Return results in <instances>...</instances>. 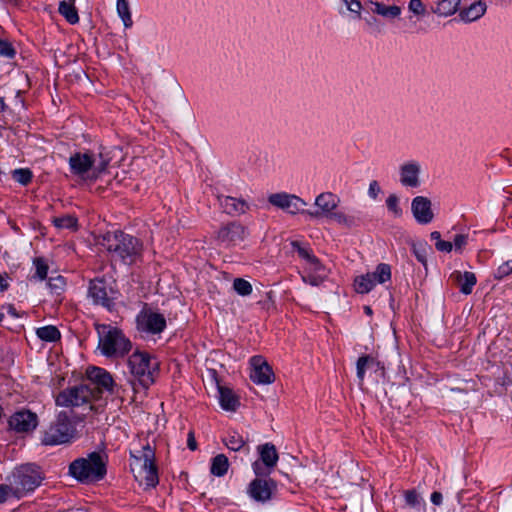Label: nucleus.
Returning <instances> with one entry per match:
<instances>
[{"mask_svg": "<svg viewBox=\"0 0 512 512\" xmlns=\"http://www.w3.org/2000/svg\"><path fill=\"white\" fill-rule=\"evenodd\" d=\"M340 198L332 192L320 193L315 199L318 210L308 211L311 217H325L346 229L359 225L360 217L353 211L338 210Z\"/></svg>", "mask_w": 512, "mask_h": 512, "instance_id": "1", "label": "nucleus"}, {"mask_svg": "<svg viewBox=\"0 0 512 512\" xmlns=\"http://www.w3.org/2000/svg\"><path fill=\"white\" fill-rule=\"evenodd\" d=\"M110 160L103 151L97 154L76 152L69 158V167L73 175L83 180L94 181L106 172Z\"/></svg>", "mask_w": 512, "mask_h": 512, "instance_id": "2", "label": "nucleus"}, {"mask_svg": "<svg viewBox=\"0 0 512 512\" xmlns=\"http://www.w3.org/2000/svg\"><path fill=\"white\" fill-rule=\"evenodd\" d=\"M130 469L135 480L145 489L154 488L159 483L155 451L148 443L137 454L131 453Z\"/></svg>", "mask_w": 512, "mask_h": 512, "instance_id": "3", "label": "nucleus"}, {"mask_svg": "<svg viewBox=\"0 0 512 512\" xmlns=\"http://www.w3.org/2000/svg\"><path fill=\"white\" fill-rule=\"evenodd\" d=\"M102 245L125 264L135 263L141 256L142 244L140 241L122 231L107 233Z\"/></svg>", "mask_w": 512, "mask_h": 512, "instance_id": "4", "label": "nucleus"}, {"mask_svg": "<svg viewBox=\"0 0 512 512\" xmlns=\"http://www.w3.org/2000/svg\"><path fill=\"white\" fill-rule=\"evenodd\" d=\"M96 329L99 335L98 348L102 355L122 358L131 351L132 343L121 329L108 324H100Z\"/></svg>", "mask_w": 512, "mask_h": 512, "instance_id": "5", "label": "nucleus"}, {"mask_svg": "<svg viewBox=\"0 0 512 512\" xmlns=\"http://www.w3.org/2000/svg\"><path fill=\"white\" fill-rule=\"evenodd\" d=\"M5 481L8 482L13 497L20 499L40 485L42 476L36 466L27 464L15 468L6 476Z\"/></svg>", "mask_w": 512, "mask_h": 512, "instance_id": "6", "label": "nucleus"}, {"mask_svg": "<svg viewBox=\"0 0 512 512\" xmlns=\"http://www.w3.org/2000/svg\"><path fill=\"white\" fill-rule=\"evenodd\" d=\"M69 474L82 483L100 481L106 475V465L102 456L92 452L87 458H78L69 465Z\"/></svg>", "mask_w": 512, "mask_h": 512, "instance_id": "7", "label": "nucleus"}, {"mask_svg": "<svg viewBox=\"0 0 512 512\" xmlns=\"http://www.w3.org/2000/svg\"><path fill=\"white\" fill-rule=\"evenodd\" d=\"M128 368L131 376L134 378L130 380L134 391H137V383L144 389H147L154 383L156 364L151 363L148 354L138 351L134 352L128 358Z\"/></svg>", "mask_w": 512, "mask_h": 512, "instance_id": "8", "label": "nucleus"}, {"mask_svg": "<svg viewBox=\"0 0 512 512\" xmlns=\"http://www.w3.org/2000/svg\"><path fill=\"white\" fill-rule=\"evenodd\" d=\"M76 435V428L70 420V415L61 411L55 422H53L43 433L41 439L44 445H60L70 442Z\"/></svg>", "mask_w": 512, "mask_h": 512, "instance_id": "9", "label": "nucleus"}, {"mask_svg": "<svg viewBox=\"0 0 512 512\" xmlns=\"http://www.w3.org/2000/svg\"><path fill=\"white\" fill-rule=\"evenodd\" d=\"M94 397V388L81 384L64 389L57 395L55 401L57 406L74 408L89 405Z\"/></svg>", "mask_w": 512, "mask_h": 512, "instance_id": "10", "label": "nucleus"}, {"mask_svg": "<svg viewBox=\"0 0 512 512\" xmlns=\"http://www.w3.org/2000/svg\"><path fill=\"white\" fill-rule=\"evenodd\" d=\"M391 279V267L388 264L380 263L372 273L360 275L354 280L356 292L361 294L369 293L376 284H384Z\"/></svg>", "mask_w": 512, "mask_h": 512, "instance_id": "11", "label": "nucleus"}, {"mask_svg": "<svg viewBox=\"0 0 512 512\" xmlns=\"http://www.w3.org/2000/svg\"><path fill=\"white\" fill-rule=\"evenodd\" d=\"M259 460L252 464V469L257 476H268L276 466L279 456L276 447L272 443L258 446Z\"/></svg>", "mask_w": 512, "mask_h": 512, "instance_id": "12", "label": "nucleus"}, {"mask_svg": "<svg viewBox=\"0 0 512 512\" xmlns=\"http://www.w3.org/2000/svg\"><path fill=\"white\" fill-rule=\"evenodd\" d=\"M271 205L290 214L304 213L307 203L300 197L286 192L274 193L268 197Z\"/></svg>", "mask_w": 512, "mask_h": 512, "instance_id": "13", "label": "nucleus"}, {"mask_svg": "<svg viewBox=\"0 0 512 512\" xmlns=\"http://www.w3.org/2000/svg\"><path fill=\"white\" fill-rule=\"evenodd\" d=\"M136 321L138 330L148 334H158L166 327L165 317L162 314L151 310L141 311L138 314Z\"/></svg>", "mask_w": 512, "mask_h": 512, "instance_id": "14", "label": "nucleus"}, {"mask_svg": "<svg viewBox=\"0 0 512 512\" xmlns=\"http://www.w3.org/2000/svg\"><path fill=\"white\" fill-rule=\"evenodd\" d=\"M38 425V416L36 413L21 409L11 415L9 427L16 433H29L36 429Z\"/></svg>", "mask_w": 512, "mask_h": 512, "instance_id": "15", "label": "nucleus"}, {"mask_svg": "<svg viewBox=\"0 0 512 512\" xmlns=\"http://www.w3.org/2000/svg\"><path fill=\"white\" fill-rule=\"evenodd\" d=\"M421 164L416 160H409L399 166V182L407 188L420 186Z\"/></svg>", "mask_w": 512, "mask_h": 512, "instance_id": "16", "label": "nucleus"}, {"mask_svg": "<svg viewBox=\"0 0 512 512\" xmlns=\"http://www.w3.org/2000/svg\"><path fill=\"white\" fill-rule=\"evenodd\" d=\"M250 379L256 384H270L274 381V373L262 356H253L250 359Z\"/></svg>", "mask_w": 512, "mask_h": 512, "instance_id": "17", "label": "nucleus"}, {"mask_svg": "<svg viewBox=\"0 0 512 512\" xmlns=\"http://www.w3.org/2000/svg\"><path fill=\"white\" fill-rule=\"evenodd\" d=\"M276 487V482L272 479L256 478L250 482L248 494L253 500L263 503L271 499Z\"/></svg>", "mask_w": 512, "mask_h": 512, "instance_id": "18", "label": "nucleus"}, {"mask_svg": "<svg viewBox=\"0 0 512 512\" xmlns=\"http://www.w3.org/2000/svg\"><path fill=\"white\" fill-rule=\"evenodd\" d=\"M246 237V228L237 222L221 227L217 233L218 240L226 247L236 245Z\"/></svg>", "mask_w": 512, "mask_h": 512, "instance_id": "19", "label": "nucleus"}, {"mask_svg": "<svg viewBox=\"0 0 512 512\" xmlns=\"http://www.w3.org/2000/svg\"><path fill=\"white\" fill-rule=\"evenodd\" d=\"M328 276V270L315 256L306 263L302 274V280L312 286H319Z\"/></svg>", "mask_w": 512, "mask_h": 512, "instance_id": "20", "label": "nucleus"}, {"mask_svg": "<svg viewBox=\"0 0 512 512\" xmlns=\"http://www.w3.org/2000/svg\"><path fill=\"white\" fill-rule=\"evenodd\" d=\"M431 206V201L427 197L417 196L412 199L411 211L417 223L426 225L433 221L434 213Z\"/></svg>", "mask_w": 512, "mask_h": 512, "instance_id": "21", "label": "nucleus"}, {"mask_svg": "<svg viewBox=\"0 0 512 512\" xmlns=\"http://www.w3.org/2000/svg\"><path fill=\"white\" fill-rule=\"evenodd\" d=\"M88 296L94 304L101 305L107 309H111L113 302L108 297L107 286L104 280H91L88 287Z\"/></svg>", "mask_w": 512, "mask_h": 512, "instance_id": "22", "label": "nucleus"}, {"mask_svg": "<svg viewBox=\"0 0 512 512\" xmlns=\"http://www.w3.org/2000/svg\"><path fill=\"white\" fill-rule=\"evenodd\" d=\"M217 200L223 212L230 216L242 215L249 209L248 203L241 198L219 195Z\"/></svg>", "mask_w": 512, "mask_h": 512, "instance_id": "23", "label": "nucleus"}, {"mask_svg": "<svg viewBox=\"0 0 512 512\" xmlns=\"http://www.w3.org/2000/svg\"><path fill=\"white\" fill-rule=\"evenodd\" d=\"M364 5L368 11L389 21L398 18L402 13V9L398 5H387L378 1H366Z\"/></svg>", "mask_w": 512, "mask_h": 512, "instance_id": "24", "label": "nucleus"}, {"mask_svg": "<svg viewBox=\"0 0 512 512\" xmlns=\"http://www.w3.org/2000/svg\"><path fill=\"white\" fill-rule=\"evenodd\" d=\"M450 278L459 286L460 292L469 295L472 293L473 287L475 286L477 279L473 272H452Z\"/></svg>", "mask_w": 512, "mask_h": 512, "instance_id": "25", "label": "nucleus"}, {"mask_svg": "<svg viewBox=\"0 0 512 512\" xmlns=\"http://www.w3.org/2000/svg\"><path fill=\"white\" fill-rule=\"evenodd\" d=\"M487 6L483 1H476L459 12L462 21L470 23L480 19L486 12Z\"/></svg>", "mask_w": 512, "mask_h": 512, "instance_id": "26", "label": "nucleus"}, {"mask_svg": "<svg viewBox=\"0 0 512 512\" xmlns=\"http://www.w3.org/2000/svg\"><path fill=\"white\" fill-rule=\"evenodd\" d=\"M89 378L98 386L104 388L107 391L112 392L114 386V380L112 375L103 368L93 367L89 371Z\"/></svg>", "mask_w": 512, "mask_h": 512, "instance_id": "27", "label": "nucleus"}, {"mask_svg": "<svg viewBox=\"0 0 512 512\" xmlns=\"http://www.w3.org/2000/svg\"><path fill=\"white\" fill-rule=\"evenodd\" d=\"M219 403L222 409L226 411H236L238 406L240 405L238 396L227 387L219 386Z\"/></svg>", "mask_w": 512, "mask_h": 512, "instance_id": "28", "label": "nucleus"}, {"mask_svg": "<svg viewBox=\"0 0 512 512\" xmlns=\"http://www.w3.org/2000/svg\"><path fill=\"white\" fill-rule=\"evenodd\" d=\"M380 368V362L376 360L373 356L363 355L360 356L356 363V374L360 383L364 381L365 372L368 369L377 370Z\"/></svg>", "mask_w": 512, "mask_h": 512, "instance_id": "29", "label": "nucleus"}, {"mask_svg": "<svg viewBox=\"0 0 512 512\" xmlns=\"http://www.w3.org/2000/svg\"><path fill=\"white\" fill-rule=\"evenodd\" d=\"M229 460L224 454H218L211 459L210 473L216 477H223L229 468Z\"/></svg>", "mask_w": 512, "mask_h": 512, "instance_id": "30", "label": "nucleus"}, {"mask_svg": "<svg viewBox=\"0 0 512 512\" xmlns=\"http://www.w3.org/2000/svg\"><path fill=\"white\" fill-rule=\"evenodd\" d=\"M58 11L66 19L68 23H78L79 16L73 1H61L59 3Z\"/></svg>", "mask_w": 512, "mask_h": 512, "instance_id": "31", "label": "nucleus"}, {"mask_svg": "<svg viewBox=\"0 0 512 512\" xmlns=\"http://www.w3.org/2000/svg\"><path fill=\"white\" fill-rule=\"evenodd\" d=\"M459 4L460 0H438L433 12L440 16H450L457 11Z\"/></svg>", "mask_w": 512, "mask_h": 512, "instance_id": "32", "label": "nucleus"}, {"mask_svg": "<svg viewBox=\"0 0 512 512\" xmlns=\"http://www.w3.org/2000/svg\"><path fill=\"white\" fill-rule=\"evenodd\" d=\"M116 10L118 16L121 18L123 25L126 29L131 28L133 25L130 5L127 0H117Z\"/></svg>", "mask_w": 512, "mask_h": 512, "instance_id": "33", "label": "nucleus"}, {"mask_svg": "<svg viewBox=\"0 0 512 512\" xmlns=\"http://www.w3.org/2000/svg\"><path fill=\"white\" fill-rule=\"evenodd\" d=\"M36 334L41 340L46 342H56L61 337L60 331L53 325L38 328Z\"/></svg>", "mask_w": 512, "mask_h": 512, "instance_id": "34", "label": "nucleus"}, {"mask_svg": "<svg viewBox=\"0 0 512 512\" xmlns=\"http://www.w3.org/2000/svg\"><path fill=\"white\" fill-rule=\"evenodd\" d=\"M53 224L59 229L76 230L78 220L74 215L65 214L62 216L54 217Z\"/></svg>", "mask_w": 512, "mask_h": 512, "instance_id": "35", "label": "nucleus"}, {"mask_svg": "<svg viewBox=\"0 0 512 512\" xmlns=\"http://www.w3.org/2000/svg\"><path fill=\"white\" fill-rule=\"evenodd\" d=\"M225 445L228 449L232 451H239L244 447L245 440L242 437V435H240L238 432L232 431L226 437Z\"/></svg>", "mask_w": 512, "mask_h": 512, "instance_id": "36", "label": "nucleus"}, {"mask_svg": "<svg viewBox=\"0 0 512 512\" xmlns=\"http://www.w3.org/2000/svg\"><path fill=\"white\" fill-rule=\"evenodd\" d=\"M47 286L52 294L60 295L66 287V279L61 275L51 276Z\"/></svg>", "mask_w": 512, "mask_h": 512, "instance_id": "37", "label": "nucleus"}, {"mask_svg": "<svg viewBox=\"0 0 512 512\" xmlns=\"http://www.w3.org/2000/svg\"><path fill=\"white\" fill-rule=\"evenodd\" d=\"M33 265L35 267V273L32 278L40 281L46 279L49 267L45 259L41 257L35 258L33 260Z\"/></svg>", "mask_w": 512, "mask_h": 512, "instance_id": "38", "label": "nucleus"}, {"mask_svg": "<svg viewBox=\"0 0 512 512\" xmlns=\"http://www.w3.org/2000/svg\"><path fill=\"white\" fill-rule=\"evenodd\" d=\"M233 289L241 296H248L252 293V285L243 278H236L233 281Z\"/></svg>", "mask_w": 512, "mask_h": 512, "instance_id": "39", "label": "nucleus"}, {"mask_svg": "<svg viewBox=\"0 0 512 512\" xmlns=\"http://www.w3.org/2000/svg\"><path fill=\"white\" fill-rule=\"evenodd\" d=\"M429 249L430 248L425 242L415 243L412 245L413 254L417 258V260L424 265L427 262V254Z\"/></svg>", "mask_w": 512, "mask_h": 512, "instance_id": "40", "label": "nucleus"}, {"mask_svg": "<svg viewBox=\"0 0 512 512\" xmlns=\"http://www.w3.org/2000/svg\"><path fill=\"white\" fill-rule=\"evenodd\" d=\"M32 176V172L27 168L15 169L12 173L13 179L22 185L30 183Z\"/></svg>", "mask_w": 512, "mask_h": 512, "instance_id": "41", "label": "nucleus"}, {"mask_svg": "<svg viewBox=\"0 0 512 512\" xmlns=\"http://www.w3.org/2000/svg\"><path fill=\"white\" fill-rule=\"evenodd\" d=\"M386 206L389 212H391L395 217H400L402 215V209L399 206V198L396 194H390L387 197Z\"/></svg>", "mask_w": 512, "mask_h": 512, "instance_id": "42", "label": "nucleus"}, {"mask_svg": "<svg viewBox=\"0 0 512 512\" xmlns=\"http://www.w3.org/2000/svg\"><path fill=\"white\" fill-rule=\"evenodd\" d=\"M512 273V260H507L502 263L496 271L494 272V278L497 280H502L505 277L509 276Z\"/></svg>", "mask_w": 512, "mask_h": 512, "instance_id": "43", "label": "nucleus"}, {"mask_svg": "<svg viewBox=\"0 0 512 512\" xmlns=\"http://www.w3.org/2000/svg\"><path fill=\"white\" fill-rule=\"evenodd\" d=\"M293 248L297 251L298 255L308 263L310 259H313L315 255L309 248L301 246L298 242H292Z\"/></svg>", "mask_w": 512, "mask_h": 512, "instance_id": "44", "label": "nucleus"}, {"mask_svg": "<svg viewBox=\"0 0 512 512\" xmlns=\"http://www.w3.org/2000/svg\"><path fill=\"white\" fill-rule=\"evenodd\" d=\"M469 236L467 234H457L453 238V247L455 251L462 252L463 248L468 244Z\"/></svg>", "mask_w": 512, "mask_h": 512, "instance_id": "45", "label": "nucleus"}, {"mask_svg": "<svg viewBox=\"0 0 512 512\" xmlns=\"http://www.w3.org/2000/svg\"><path fill=\"white\" fill-rule=\"evenodd\" d=\"M408 9L415 15L422 16L425 14V7L421 0H410Z\"/></svg>", "mask_w": 512, "mask_h": 512, "instance_id": "46", "label": "nucleus"}, {"mask_svg": "<svg viewBox=\"0 0 512 512\" xmlns=\"http://www.w3.org/2000/svg\"><path fill=\"white\" fill-rule=\"evenodd\" d=\"M14 55L15 50L12 45L9 42L0 39V56L13 58Z\"/></svg>", "mask_w": 512, "mask_h": 512, "instance_id": "47", "label": "nucleus"}, {"mask_svg": "<svg viewBox=\"0 0 512 512\" xmlns=\"http://www.w3.org/2000/svg\"><path fill=\"white\" fill-rule=\"evenodd\" d=\"M350 12L356 13L358 18L361 17L362 4L359 0H343Z\"/></svg>", "mask_w": 512, "mask_h": 512, "instance_id": "48", "label": "nucleus"}, {"mask_svg": "<svg viewBox=\"0 0 512 512\" xmlns=\"http://www.w3.org/2000/svg\"><path fill=\"white\" fill-rule=\"evenodd\" d=\"M13 497L12 490L8 487V482L0 484V504L6 502L9 498Z\"/></svg>", "mask_w": 512, "mask_h": 512, "instance_id": "49", "label": "nucleus"}, {"mask_svg": "<svg viewBox=\"0 0 512 512\" xmlns=\"http://www.w3.org/2000/svg\"><path fill=\"white\" fill-rule=\"evenodd\" d=\"M435 247L440 252L449 253L453 249V244L450 241L439 240L435 242Z\"/></svg>", "mask_w": 512, "mask_h": 512, "instance_id": "50", "label": "nucleus"}, {"mask_svg": "<svg viewBox=\"0 0 512 512\" xmlns=\"http://www.w3.org/2000/svg\"><path fill=\"white\" fill-rule=\"evenodd\" d=\"M380 193H381V188H380L378 182L376 180L371 181L369 184V188H368V195L372 199H376Z\"/></svg>", "mask_w": 512, "mask_h": 512, "instance_id": "51", "label": "nucleus"}, {"mask_svg": "<svg viewBox=\"0 0 512 512\" xmlns=\"http://www.w3.org/2000/svg\"><path fill=\"white\" fill-rule=\"evenodd\" d=\"M405 501L410 506H416L419 503V496L414 490L407 491Z\"/></svg>", "mask_w": 512, "mask_h": 512, "instance_id": "52", "label": "nucleus"}, {"mask_svg": "<svg viewBox=\"0 0 512 512\" xmlns=\"http://www.w3.org/2000/svg\"><path fill=\"white\" fill-rule=\"evenodd\" d=\"M10 276L4 272L0 273V292L6 291L10 286Z\"/></svg>", "mask_w": 512, "mask_h": 512, "instance_id": "53", "label": "nucleus"}, {"mask_svg": "<svg viewBox=\"0 0 512 512\" xmlns=\"http://www.w3.org/2000/svg\"><path fill=\"white\" fill-rule=\"evenodd\" d=\"M187 446L192 451L196 450V448H197V443H196L193 432H189V434H188Z\"/></svg>", "mask_w": 512, "mask_h": 512, "instance_id": "54", "label": "nucleus"}, {"mask_svg": "<svg viewBox=\"0 0 512 512\" xmlns=\"http://www.w3.org/2000/svg\"><path fill=\"white\" fill-rule=\"evenodd\" d=\"M431 502L434 504V505H441L442 504V500H443V496L440 492L438 491H435L431 494Z\"/></svg>", "mask_w": 512, "mask_h": 512, "instance_id": "55", "label": "nucleus"}, {"mask_svg": "<svg viewBox=\"0 0 512 512\" xmlns=\"http://www.w3.org/2000/svg\"><path fill=\"white\" fill-rule=\"evenodd\" d=\"M6 310H7V313H8L10 316H12V317H18V313H17V311H16V309H15V307H14V306L9 305V306L6 308Z\"/></svg>", "mask_w": 512, "mask_h": 512, "instance_id": "56", "label": "nucleus"}, {"mask_svg": "<svg viewBox=\"0 0 512 512\" xmlns=\"http://www.w3.org/2000/svg\"><path fill=\"white\" fill-rule=\"evenodd\" d=\"M430 237L432 240H434L435 242L439 241V240H442L441 239V234L440 232L438 231H433L431 234H430Z\"/></svg>", "mask_w": 512, "mask_h": 512, "instance_id": "57", "label": "nucleus"}, {"mask_svg": "<svg viewBox=\"0 0 512 512\" xmlns=\"http://www.w3.org/2000/svg\"><path fill=\"white\" fill-rule=\"evenodd\" d=\"M462 495H463V491H460V492L457 494V501H458V503H459V504L462 502Z\"/></svg>", "mask_w": 512, "mask_h": 512, "instance_id": "58", "label": "nucleus"}, {"mask_svg": "<svg viewBox=\"0 0 512 512\" xmlns=\"http://www.w3.org/2000/svg\"><path fill=\"white\" fill-rule=\"evenodd\" d=\"M5 110V103L3 101V99L0 100V112L4 111Z\"/></svg>", "mask_w": 512, "mask_h": 512, "instance_id": "59", "label": "nucleus"}, {"mask_svg": "<svg viewBox=\"0 0 512 512\" xmlns=\"http://www.w3.org/2000/svg\"><path fill=\"white\" fill-rule=\"evenodd\" d=\"M365 312H366L367 314H371V313H372V310H371V308H370V307L366 306V307H365Z\"/></svg>", "mask_w": 512, "mask_h": 512, "instance_id": "60", "label": "nucleus"}, {"mask_svg": "<svg viewBox=\"0 0 512 512\" xmlns=\"http://www.w3.org/2000/svg\"><path fill=\"white\" fill-rule=\"evenodd\" d=\"M2 318H3V314H0V322L2 321Z\"/></svg>", "mask_w": 512, "mask_h": 512, "instance_id": "61", "label": "nucleus"}]
</instances>
